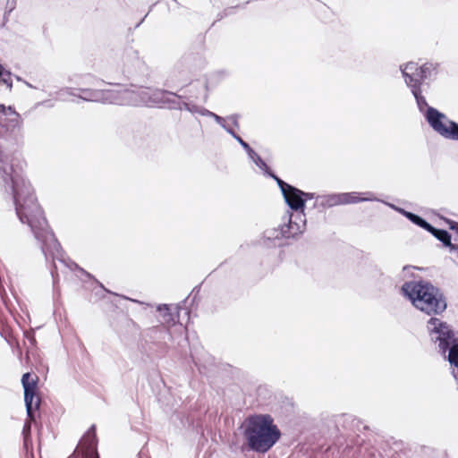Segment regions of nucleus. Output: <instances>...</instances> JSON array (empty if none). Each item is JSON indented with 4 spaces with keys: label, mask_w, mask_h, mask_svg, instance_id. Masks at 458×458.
Listing matches in <instances>:
<instances>
[{
    "label": "nucleus",
    "mask_w": 458,
    "mask_h": 458,
    "mask_svg": "<svg viewBox=\"0 0 458 458\" xmlns=\"http://www.w3.org/2000/svg\"><path fill=\"white\" fill-rule=\"evenodd\" d=\"M131 301H134V302H137V303H139V304H140V305H142V306H145V307H151V306H152V305H151V304H149V303L143 302V301H137V300H131Z\"/></svg>",
    "instance_id": "47"
},
{
    "label": "nucleus",
    "mask_w": 458,
    "mask_h": 458,
    "mask_svg": "<svg viewBox=\"0 0 458 458\" xmlns=\"http://www.w3.org/2000/svg\"><path fill=\"white\" fill-rule=\"evenodd\" d=\"M38 377H32L30 373H24L21 377L23 390L37 389Z\"/></svg>",
    "instance_id": "24"
},
{
    "label": "nucleus",
    "mask_w": 458,
    "mask_h": 458,
    "mask_svg": "<svg viewBox=\"0 0 458 458\" xmlns=\"http://www.w3.org/2000/svg\"><path fill=\"white\" fill-rule=\"evenodd\" d=\"M264 174H266V175H267V176H269V177L273 178V179L276 182V183H277V185H278V187H279V189H280V191H281V192H282V195L284 194V192H285L289 188H291V187L293 186V185H291V184H289V183L285 182L284 181H283V180H282L281 178H279L277 175H276V174H275L270 170V168L268 169V172H266Z\"/></svg>",
    "instance_id": "29"
},
{
    "label": "nucleus",
    "mask_w": 458,
    "mask_h": 458,
    "mask_svg": "<svg viewBox=\"0 0 458 458\" xmlns=\"http://www.w3.org/2000/svg\"><path fill=\"white\" fill-rule=\"evenodd\" d=\"M168 99H166V104L165 107L171 110H182L183 101L182 96L177 95L176 93L172 92Z\"/></svg>",
    "instance_id": "20"
},
{
    "label": "nucleus",
    "mask_w": 458,
    "mask_h": 458,
    "mask_svg": "<svg viewBox=\"0 0 458 458\" xmlns=\"http://www.w3.org/2000/svg\"><path fill=\"white\" fill-rule=\"evenodd\" d=\"M439 69L440 64L435 62H426L421 65L415 62H408L400 65L405 85L430 128L445 139L458 140V123L450 120L438 109L428 106L424 96L426 88H429L430 83L437 80Z\"/></svg>",
    "instance_id": "2"
},
{
    "label": "nucleus",
    "mask_w": 458,
    "mask_h": 458,
    "mask_svg": "<svg viewBox=\"0 0 458 458\" xmlns=\"http://www.w3.org/2000/svg\"><path fill=\"white\" fill-rule=\"evenodd\" d=\"M304 191L292 186L285 192L283 197L287 206L293 211L298 212L297 216H305V199H302Z\"/></svg>",
    "instance_id": "14"
},
{
    "label": "nucleus",
    "mask_w": 458,
    "mask_h": 458,
    "mask_svg": "<svg viewBox=\"0 0 458 458\" xmlns=\"http://www.w3.org/2000/svg\"><path fill=\"white\" fill-rule=\"evenodd\" d=\"M401 293L416 310L430 318L441 315L447 308L446 298L441 289L426 280L405 282Z\"/></svg>",
    "instance_id": "3"
},
{
    "label": "nucleus",
    "mask_w": 458,
    "mask_h": 458,
    "mask_svg": "<svg viewBox=\"0 0 458 458\" xmlns=\"http://www.w3.org/2000/svg\"><path fill=\"white\" fill-rule=\"evenodd\" d=\"M96 428L92 425L82 437L81 450L84 458H99L97 450Z\"/></svg>",
    "instance_id": "16"
},
{
    "label": "nucleus",
    "mask_w": 458,
    "mask_h": 458,
    "mask_svg": "<svg viewBox=\"0 0 458 458\" xmlns=\"http://www.w3.org/2000/svg\"><path fill=\"white\" fill-rule=\"evenodd\" d=\"M15 79L18 81H22L24 83V80L20 77V76H15Z\"/></svg>",
    "instance_id": "50"
},
{
    "label": "nucleus",
    "mask_w": 458,
    "mask_h": 458,
    "mask_svg": "<svg viewBox=\"0 0 458 458\" xmlns=\"http://www.w3.org/2000/svg\"><path fill=\"white\" fill-rule=\"evenodd\" d=\"M154 6H155V4H153V5L149 8L148 12L147 13H145V14L140 18V20L136 23L135 28H138V27H139V26H140V25L144 21V20L146 19V17H147V16H148V13H149L150 11H152V9H153V7H154Z\"/></svg>",
    "instance_id": "43"
},
{
    "label": "nucleus",
    "mask_w": 458,
    "mask_h": 458,
    "mask_svg": "<svg viewBox=\"0 0 458 458\" xmlns=\"http://www.w3.org/2000/svg\"><path fill=\"white\" fill-rule=\"evenodd\" d=\"M81 441H82V438L81 439L77 448L73 451V453L68 456L67 458H78L80 454L83 456L82 454V450H81Z\"/></svg>",
    "instance_id": "37"
},
{
    "label": "nucleus",
    "mask_w": 458,
    "mask_h": 458,
    "mask_svg": "<svg viewBox=\"0 0 458 458\" xmlns=\"http://www.w3.org/2000/svg\"><path fill=\"white\" fill-rule=\"evenodd\" d=\"M427 329L430 339L434 343H438L439 352L445 354L447 349L458 341L455 332L451 327L441 319L433 317L427 323Z\"/></svg>",
    "instance_id": "9"
},
{
    "label": "nucleus",
    "mask_w": 458,
    "mask_h": 458,
    "mask_svg": "<svg viewBox=\"0 0 458 458\" xmlns=\"http://www.w3.org/2000/svg\"><path fill=\"white\" fill-rule=\"evenodd\" d=\"M296 218H298L300 222L293 220V214L291 212H288L287 215L284 216V223L281 225L285 239L294 238L295 236L302 233L305 230V216H296Z\"/></svg>",
    "instance_id": "15"
},
{
    "label": "nucleus",
    "mask_w": 458,
    "mask_h": 458,
    "mask_svg": "<svg viewBox=\"0 0 458 458\" xmlns=\"http://www.w3.org/2000/svg\"><path fill=\"white\" fill-rule=\"evenodd\" d=\"M196 59L191 54L182 55L170 72L166 85L169 87L187 85L191 79V63Z\"/></svg>",
    "instance_id": "12"
},
{
    "label": "nucleus",
    "mask_w": 458,
    "mask_h": 458,
    "mask_svg": "<svg viewBox=\"0 0 458 458\" xmlns=\"http://www.w3.org/2000/svg\"><path fill=\"white\" fill-rule=\"evenodd\" d=\"M317 196L315 193H312V192H304V195H302V199H305V202L308 200V199H316Z\"/></svg>",
    "instance_id": "42"
},
{
    "label": "nucleus",
    "mask_w": 458,
    "mask_h": 458,
    "mask_svg": "<svg viewBox=\"0 0 458 458\" xmlns=\"http://www.w3.org/2000/svg\"><path fill=\"white\" fill-rule=\"evenodd\" d=\"M285 239L282 225L267 228L263 232L262 243L267 247H276L282 245V240Z\"/></svg>",
    "instance_id": "17"
},
{
    "label": "nucleus",
    "mask_w": 458,
    "mask_h": 458,
    "mask_svg": "<svg viewBox=\"0 0 458 458\" xmlns=\"http://www.w3.org/2000/svg\"><path fill=\"white\" fill-rule=\"evenodd\" d=\"M15 8V2H0V13L3 15V25L8 20L9 13Z\"/></svg>",
    "instance_id": "26"
},
{
    "label": "nucleus",
    "mask_w": 458,
    "mask_h": 458,
    "mask_svg": "<svg viewBox=\"0 0 458 458\" xmlns=\"http://www.w3.org/2000/svg\"><path fill=\"white\" fill-rule=\"evenodd\" d=\"M123 73L127 77L143 75L148 68L144 60L140 56L139 51L132 47H127L122 54Z\"/></svg>",
    "instance_id": "13"
},
{
    "label": "nucleus",
    "mask_w": 458,
    "mask_h": 458,
    "mask_svg": "<svg viewBox=\"0 0 458 458\" xmlns=\"http://www.w3.org/2000/svg\"><path fill=\"white\" fill-rule=\"evenodd\" d=\"M389 206H390L393 209H394V210H396L397 212H399L400 214H402V215H403V216H405L407 219H408V216H409V215H411V213H412V212L407 211V210H405V209H403V208H402L396 207V206H394V205H393V204H389Z\"/></svg>",
    "instance_id": "36"
},
{
    "label": "nucleus",
    "mask_w": 458,
    "mask_h": 458,
    "mask_svg": "<svg viewBox=\"0 0 458 458\" xmlns=\"http://www.w3.org/2000/svg\"><path fill=\"white\" fill-rule=\"evenodd\" d=\"M23 445L27 452L29 451L30 448H32L31 437H23Z\"/></svg>",
    "instance_id": "41"
},
{
    "label": "nucleus",
    "mask_w": 458,
    "mask_h": 458,
    "mask_svg": "<svg viewBox=\"0 0 458 458\" xmlns=\"http://www.w3.org/2000/svg\"><path fill=\"white\" fill-rule=\"evenodd\" d=\"M365 194L367 195L366 197H359L358 192L352 191L317 196L316 206L321 208H330L340 205L377 200L373 193L366 192Z\"/></svg>",
    "instance_id": "10"
},
{
    "label": "nucleus",
    "mask_w": 458,
    "mask_h": 458,
    "mask_svg": "<svg viewBox=\"0 0 458 458\" xmlns=\"http://www.w3.org/2000/svg\"><path fill=\"white\" fill-rule=\"evenodd\" d=\"M233 139H235L238 143L242 147V148L246 151L248 154L250 151H251L253 148L246 142L244 141L237 133H233L232 135Z\"/></svg>",
    "instance_id": "33"
},
{
    "label": "nucleus",
    "mask_w": 458,
    "mask_h": 458,
    "mask_svg": "<svg viewBox=\"0 0 458 458\" xmlns=\"http://www.w3.org/2000/svg\"><path fill=\"white\" fill-rule=\"evenodd\" d=\"M200 88L202 89L203 94V99L206 101L208 99V81H205L204 82L200 83Z\"/></svg>",
    "instance_id": "40"
},
{
    "label": "nucleus",
    "mask_w": 458,
    "mask_h": 458,
    "mask_svg": "<svg viewBox=\"0 0 458 458\" xmlns=\"http://www.w3.org/2000/svg\"><path fill=\"white\" fill-rule=\"evenodd\" d=\"M24 84H25L27 87L30 88V89H36V87H34L33 85H31L30 82H28V81H24Z\"/></svg>",
    "instance_id": "48"
},
{
    "label": "nucleus",
    "mask_w": 458,
    "mask_h": 458,
    "mask_svg": "<svg viewBox=\"0 0 458 458\" xmlns=\"http://www.w3.org/2000/svg\"><path fill=\"white\" fill-rule=\"evenodd\" d=\"M245 6L244 4H236L233 6H229L224 9L223 14L219 13L217 20H221L225 17H227L229 15H232L237 12L239 9H243Z\"/></svg>",
    "instance_id": "31"
},
{
    "label": "nucleus",
    "mask_w": 458,
    "mask_h": 458,
    "mask_svg": "<svg viewBox=\"0 0 458 458\" xmlns=\"http://www.w3.org/2000/svg\"><path fill=\"white\" fill-rule=\"evenodd\" d=\"M264 174H266V175H267V176H269V177L273 178V179L276 182V183H277V185H278V187H279V189H280V191H281V192H282V195L284 194V192H285L289 188H291V187L293 186V185H291V184H289V183L285 182L284 181H283V180H282L281 178H279L277 175H276V174H275L270 170V168L268 169V172H266Z\"/></svg>",
    "instance_id": "28"
},
{
    "label": "nucleus",
    "mask_w": 458,
    "mask_h": 458,
    "mask_svg": "<svg viewBox=\"0 0 458 458\" xmlns=\"http://www.w3.org/2000/svg\"><path fill=\"white\" fill-rule=\"evenodd\" d=\"M32 232L34 238L36 239L46 261L51 262L50 267V274L53 278L54 284H56V282L59 280L58 278V273H57V266L55 264V261H59L61 264H63L64 267H68L71 270L79 268L81 271H84L83 268L79 267L78 265L72 261L70 259H66L64 257V252L61 247L60 242L56 239L54 232L51 230L48 223L47 222L46 226V233L42 231V236L37 237L35 231L32 229L30 225H28Z\"/></svg>",
    "instance_id": "7"
},
{
    "label": "nucleus",
    "mask_w": 458,
    "mask_h": 458,
    "mask_svg": "<svg viewBox=\"0 0 458 458\" xmlns=\"http://www.w3.org/2000/svg\"><path fill=\"white\" fill-rule=\"evenodd\" d=\"M24 402L28 418L35 420L36 411L40 405V398L37 396V389L24 391Z\"/></svg>",
    "instance_id": "18"
},
{
    "label": "nucleus",
    "mask_w": 458,
    "mask_h": 458,
    "mask_svg": "<svg viewBox=\"0 0 458 458\" xmlns=\"http://www.w3.org/2000/svg\"><path fill=\"white\" fill-rule=\"evenodd\" d=\"M264 174H266V175H267V176H269V177L273 178V179L276 182V183H277V185H278V187H279V189H280V191H281V192H282V195L284 194V192H285L289 188H291V187L293 186V185H291V184H289V183L285 182L284 181H283V180H282L281 178H279L277 175H276V174H275L270 170V168L268 169V172H266Z\"/></svg>",
    "instance_id": "30"
},
{
    "label": "nucleus",
    "mask_w": 458,
    "mask_h": 458,
    "mask_svg": "<svg viewBox=\"0 0 458 458\" xmlns=\"http://www.w3.org/2000/svg\"><path fill=\"white\" fill-rule=\"evenodd\" d=\"M369 455L370 458H373L375 456V454H374L372 450L369 452Z\"/></svg>",
    "instance_id": "51"
},
{
    "label": "nucleus",
    "mask_w": 458,
    "mask_h": 458,
    "mask_svg": "<svg viewBox=\"0 0 458 458\" xmlns=\"http://www.w3.org/2000/svg\"><path fill=\"white\" fill-rule=\"evenodd\" d=\"M318 11L321 13L319 17L323 20L329 19L330 15V7H328L325 3L321 2L319 6L318 7Z\"/></svg>",
    "instance_id": "32"
},
{
    "label": "nucleus",
    "mask_w": 458,
    "mask_h": 458,
    "mask_svg": "<svg viewBox=\"0 0 458 458\" xmlns=\"http://www.w3.org/2000/svg\"><path fill=\"white\" fill-rule=\"evenodd\" d=\"M248 157L265 174L268 172L269 166L267 163L260 157V156L252 149L248 154Z\"/></svg>",
    "instance_id": "23"
},
{
    "label": "nucleus",
    "mask_w": 458,
    "mask_h": 458,
    "mask_svg": "<svg viewBox=\"0 0 458 458\" xmlns=\"http://www.w3.org/2000/svg\"><path fill=\"white\" fill-rule=\"evenodd\" d=\"M32 232L34 238L36 239L46 261L51 262L50 267V274L53 278L54 284H56V282L59 280L58 278V273H57V266L55 264V261H59L61 264H63L64 267H68L71 270L79 268L81 271H84L83 268L79 267L78 265L72 261L70 259H66L64 257V252L61 247L60 242L56 239L54 232L51 230L48 223L47 222L46 226V233L42 231V236L37 237L35 231L32 229L30 225H28Z\"/></svg>",
    "instance_id": "6"
},
{
    "label": "nucleus",
    "mask_w": 458,
    "mask_h": 458,
    "mask_svg": "<svg viewBox=\"0 0 458 458\" xmlns=\"http://www.w3.org/2000/svg\"><path fill=\"white\" fill-rule=\"evenodd\" d=\"M98 284H99L100 287H101L104 291H106V293H112V292H110L109 290L106 289V288L104 287V285H103L101 283H98Z\"/></svg>",
    "instance_id": "49"
},
{
    "label": "nucleus",
    "mask_w": 458,
    "mask_h": 458,
    "mask_svg": "<svg viewBox=\"0 0 458 458\" xmlns=\"http://www.w3.org/2000/svg\"><path fill=\"white\" fill-rule=\"evenodd\" d=\"M182 110H186L191 114H199L202 116H207L206 113L210 112L209 110L204 107L199 106L195 104H191L186 101H183Z\"/></svg>",
    "instance_id": "25"
},
{
    "label": "nucleus",
    "mask_w": 458,
    "mask_h": 458,
    "mask_svg": "<svg viewBox=\"0 0 458 458\" xmlns=\"http://www.w3.org/2000/svg\"><path fill=\"white\" fill-rule=\"evenodd\" d=\"M0 86H4L10 92L13 88L12 73L9 71L2 70L0 76Z\"/></svg>",
    "instance_id": "27"
},
{
    "label": "nucleus",
    "mask_w": 458,
    "mask_h": 458,
    "mask_svg": "<svg viewBox=\"0 0 458 458\" xmlns=\"http://www.w3.org/2000/svg\"><path fill=\"white\" fill-rule=\"evenodd\" d=\"M166 7L169 12H173V11H175L176 9H178L180 7V4H179V2H174L173 6H170L167 4Z\"/></svg>",
    "instance_id": "44"
},
{
    "label": "nucleus",
    "mask_w": 458,
    "mask_h": 458,
    "mask_svg": "<svg viewBox=\"0 0 458 458\" xmlns=\"http://www.w3.org/2000/svg\"><path fill=\"white\" fill-rule=\"evenodd\" d=\"M187 300L188 297L176 305L158 304L156 307L162 318V325L148 328L147 335L154 344L164 351H165V338L171 336L169 328L176 324L182 327L183 324H187L190 320V310L184 307Z\"/></svg>",
    "instance_id": "5"
},
{
    "label": "nucleus",
    "mask_w": 458,
    "mask_h": 458,
    "mask_svg": "<svg viewBox=\"0 0 458 458\" xmlns=\"http://www.w3.org/2000/svg\"><path fill=\"white\" fill-rule=\"evenodd\" d=\"M86 79H87V83L89 85H98L100 82H102L101 81H99L98 79H97L91 75L87 76Z\"/></svg>",
    "instance_id": "39"
},
{
    "label": "nucleus",
    "mask_w": 458,
    "mask_h": 458,
    "mask_svg": "<svg viewBox=\"0 0 458 458\" xmlns=\"http://www.w3.org/2000/svg\"><path fill=\"white\" fill-rule=\"evenodd\" d=\"M64 90H65V92H66L67 94H69V95H71V96H73V97H77V98H78V95H79V94H76V93L74 92L75 89H73V88H65V89H64Z\"/></svg>",
    "instance_id": "45"
},
{
    "label": "nucleus",
    "mask_w": 458,
    "mask_h": 458,
    "mask_svg": "<svg viewBox=\"0 0 458 458\" xmlns=\"http://www.w3.org/2000/svg\"><path fill=\"white\" fill-rule=\"evenodd\" d=\"M242 428L248 449L255 453H267L281 437V431L269 414L250 415Z\"/></svg>",
    "instance_id": "4"
},
{
    "label": "nucleus",
    "mask_w": 458,
    "mask_h": 458,
    "mask_svg": "<svg viewBox=\"0 0 458 458\" xmlns=\"http://www.w3.org/2000/svg\"><path fill=\"white\" fill-rule=\"evenodd\" d=\"M216 74H217V76H219L220 78H224V77L227 76V74H228V73H227V72H226V71L222 70V71H218V72H216Z\"/></svg>",
    "instance_id": "46"
},
{
    "label": "nucleus",
    "mask_w": 458,
    "mask_h": 458,
    "mask_svg": "<svg viewBox=\"0 0 458 458\" xmlns=\"http://www.w3.org/2000/svg\"><path fill=\"white\" fill-rule=\"evenodd\" d=\"M171 93L172 91L159 89L138 88L136 89H124L123 94L126 98V105H159L165 107L166 99L170 97L168 95Z\"/></svg>",
    "instance_id": "8"
},
{
    "label": "nucleus",
    "mask_w": 458,
    "mask_h": 458,
    "mask_svg": "<svg viewBox=\"0 0 458 458\" xmlns=\"http://www.w3.org/2000/svg\"><path fill=\"white\" fill-rule=\"evenodd\" d=\"M240 115L237 114H233L227 116V122H230L232 125L237 129L240 127L239 123Z\"/></svg>",
    "instance_id": "35"
},
{
    "label": "nucleus",
    "mask_w": 458,
    "mask_h": 458,
    "mask_svg": "<svg viewBox=\"0 0 458 458\" xmlns=\"http://www.w3.org/2000/svg\"><path fill=\"white\" fill-rule=\"evenodd\" d=\"M31 421L32 420H30L28 418V420L24 423L23 428H22V435L23 437H30V431H31Z\"/></svg>",
    "instance_id": "34"
},
{
    "label": "nucleus",
    "mask_w": 458,
    "mask_h": 458,
    "mask_svg": "<svg viewBox=\"0 0 458 458\" xmlns=\"http://www.w3.org/2000/svg\"><path fill=\"white\" fill-rule=\"evenodd\" d=\"M408 220H410L412 224L418 225L419 227L426 230L428 233H429V231H431V228L433 226L423 217H421L420 216L414 214V213H411V215L408 216Z\"/></svg>",
    "instance_id": "22"
},
{
    "label": "nucleus",
    "mask_w": 458,
    "mask_h": 458,
    "mask_svg": "<svg viewBox=\"0 0 458 458\" xmlns=\"http://www.w3.org/2000/svg\"><path fill=\"white\" fill-rule=\"evenodd\" d=\"M445 221L448 224L449 228L453 231H455L458 234V222L451 220L449 218H445Z\"/></svg>",
    "instance_id": "38"
},
{
    "label": "nucleus",
    "mask_w": 458,
    "mask_h": 458,
    "mask_svg": "<svg viewBox=\"0 0 458 458\" xmlns=\"http://www.w3.org/2000/svg\"><path fill=\"white\" fill-rule=\"evenodd\" d=\"M208 117L213 118L227 133L231 136L235 132L233 129L227 123V117H222L213 112L206 113Z\"/></svg>",
    "instance_id": "21"
},
{
    "label": "nucleus",
    "mask_w": 458,
    "mask_h": 458,
    "mask_svg": "<svg viewBox=\"0 0 458 458\" xmlns=\"http://www.w3.org/2000/svg\"><path fill=\"white\" fill-rule=\"evenodd\" d=\"M447 352V360L450 364L455 368V369L453 370V376L458 381V341L451 344Z\"/></svg>",
    "instance_id": "19"
},
{
    "label": "nucleus",
    "mask_w": 458,
    "mask_h": 458,
    "mask_svg": "<svg viewBox=\"0 0 458 458\" xmlns=\"http://www.w3.org/2000/svg\"><path fill=\"white\" fill-rule=\"evenodd\" d=\"M78 98L83 101L99 102L103 104L126 105V98L123 96V89H98L89 88L78 89Z\"/></svg>",
    "instance_id": "11"
},
{
    "label": "nucleus",
    "mask_w": 458,
    "mask_h": 458,
    "mask_svg": "<svg viewBox=\"0 0 458 458\" xmlns=\"http://www.w3.org/2000/svg\"><path fill=\"white\" fill-rule=\"evenodd\" d=\"M23 121L12 106L0 104V189L13 200L21 224L37 237L46 233L47 218L30 182L23 176L16 149L23 144Z\"/></svg>",
    "instance_id": "1"
}]
</instances>
